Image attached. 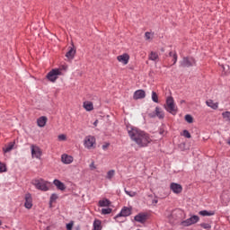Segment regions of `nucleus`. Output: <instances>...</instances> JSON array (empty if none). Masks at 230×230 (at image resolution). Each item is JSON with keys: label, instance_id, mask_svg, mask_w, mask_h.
Returning <instances> with one entry per match:
<instances>
[{"label": "nucleus", "instance_id": "3", "mask_svg": "<svg viewBox=\"0 0 230 230\" xmlns=\"http://www.w3.org/2000/svg\"><path fill=\"white\" fill-rule=\"evenodd\" d=\"M164 109L166 111V112H169V114H172V116H177V112H179V108L175 103V99H173V96L169 95L166 97L165 103L164 104Z\"/></svg>", "mask_w": 230, "mask_h": 230}, {"label": "nucleus", "instance_id": "35", "mask_svg": "<svg viewBox=\"0 0 230 230\" xmlns=\"http://www.w3.org/2000/svg\"><path fill=\"white\" fill-rule=\"evenodd\" d=\"M112 213V208L111 207H104V208H102L101 214L102 215H111Z\"/></svg>", "mask_w": 230, "mask_h": 230}, {"label": "nucleus", "instance_id": "11", "mask_svg": "<svg viewBox=\"0 0 230 230\" xmlns=\"http://www.w3.org/2000/svg\"><path fill=\"white\" fill-rule=\"evenodd\" d=\"M70 44L71 46L68 47V50L65 54V57L67 60H74L75 57H76V46H75V42L73 40H71Z\"/></svg>", "mask_w": 230, "mask_h": 230}, {"label": "nucleus", "instance_id": "63", "mask_svg": "<svg viewBox=\"0 0 230 230\" xmlns=\"http://www.w3.org/2000/svg\"><path fill=\"white\" fill-rule=\"evenodd\" d=\"M4 227H8L7 226H5Z\"/></svg>", "mask_w": 230, "mask_h": 230}, {"label": "nucleus", "instance_id": "34", "mask_svg": "<svg viewBox=\"0 0 230 230\" xmlns=\"http://www.w3.org/2000/svg\"><path fill=\"white\" fill-rule=\"evenodd\" d=\"M184 120L189 123L190 125H191V123H193V121H195V119L191 116V114H186L184 116Z\"/></svg>", "mask_w": 230, "mask_h": 230}, {"label": "nucleus", "instance_id": "13", "mask_svg": "<svg viewBox=\"0 0 230 230\" xmlns=\"http://www.w3.org/2000/svg\"><path fill=\"white\" fill-rule=\"evenodd\" d=\"M31 157L36 159H40L42 157V149L35 144L31 145Z\"/></svg>", "mask_w": 230, "mask_h": 230}, {"label": "nucleus", "instance_id": "61", "mask_svg": "<svg viewBox=\"0 0 230 230\" xmlns=\"http://www.w3.org/2000/svg\"><path fill=\"white\" fill-rule=\"evenodd\" d=\"M74 195H75V197H78V194H76V193H75V194H74Z\"/></svg>", "mask_w": 230, "mask_h": 230}, {"label": "nucleus", "instance_id": "9", "mask_svg": "<svg viewBox=\"0 0 230 230\" xmlns=\"http://www.w3.org/2000/svg\"><path fill=\"white\" fill-rule=\"evenodd\" d=\"M150 218V213L139 212L134 217L132 222H137L138 224H146V221Z\"/></svg>", "mask_w": 230, "mask_h": 230}, {"label": "nucleus", "instance_id": "43", "mask_svg": "<svg viewBox=\"0 0 230 230\" xmlns=\"http://www.w3.org/2000/svg\"><path fill=\"white\" fill-rule=\"evenodd\" d=\"M125 125H126V128L128 130V131L132 130V128H137V127H134V126L130 125V123H128H128L125 122Z\"/></svg>", "mask_w": 230, "mask_h": 230}, {"label": "nucleus", "instance_id": "37", "mask_svg": "<svg viewBox=\"0 0 230 230\" xmlns=\"http://www.w3.org/2000/svg\"><path fill=\"white\" fill-rule=\"evenodd\" d=\"M223 119H226V121L230 122V111H224L222 112Z\"/></svg>", "mask_w": 230, "mask_h": 230}, {"label": "nucleus", "instance_id": "53", "mask_svg": "<svg viewBox=\"0 0 230 230\" xmlns=\"http://www.w3.org/2000/svg\"><path fill=\"white\" fill-rule=\"evenodd\" d=\"M128 69H130V71H134L135 67H134V66L132 65V66H130L128 67Z\"/></svg>", "mask_w": 230, "mask_h": 230}, {"label": "nucleus", "instance_id": "1", "mask_svg": "<svg viewBox=\"0 0 230 230\" xmlns=\"http://www.w3.org/2000/svg\"><path fill=\"white\" fill-rule=\"evenodd\" d=\"M128 136L131 141H134L139 148H146L152 143L150 134L139 128H131L128 131Z\"/></svg>", "mask_w": 230, "mask_h": 230}, {"label": "nucleus", "instance_id": "33", "mask_svg": "<svg viewBox=\"0 0 230 230\" xmlns=\"http://www.w3.org/2000/svg\"><path fill=\"white\" fill-rule=\"evenodd\" d=\"M6 172H8L6 163L0 162V173H6Z\"/></svg>", "mask_w": 230, "mask_h": 230}, {"label": "nucleus", "instance_id": "51", "mask_svg": "<svg viewBox=\"0 0 230 230\" xmlns=\"http://www.w3.org/2000/svg\"><path fill=\"white\" fill-rule=\"evenodd\" d=\"M165 57H172L173 58V51H170L168 55L165 54Z\"/></svg>", "mask_w": 230, "mask_h": 230}, {"label": "nucleus", "instance_id": "54", "mask_svg": "<svg viewBox=\"0 0 230 230\" xmlns=\"http://www.w3.org/2000/svg\"><path fill=\"white\" fill-rule=\"evenodd\" d=\"M147 197H148L149 199H154V194H148Z\"/></svg>", "mask_w": 230, "mask_h": 230}, {"label": "nucleus", "instance_id": "28", "mask_svg": "<svg viewBox=\"0 0 230 230\" xmlns=\"http://www.w3.org/2000/svg\"><path fill=\"white\" fill-rule=\"evenodd\" d=\"M148 59L153 62H159V54L155 51H151L148 56Z\"/></svg>", "mask_w": 230, "mask_h": 230}, {"label": "nucleus", "instance_id": "15", "mask_svg": "<svg viewBox=\"0 0 230 230\" xmlns=\"http://www.w3.org/2000/svg\"><path fill=\"white\" fill-rule=\"evenodd\" d=\"M170 190L172 193H175V195H179V193H182V185L177 182H171Z\"/></svg>", "mask_w": 230, "mask_h": 230}, {"label": "nucleus", "instance_id": "38", "mask_svg": "<svg viewBox=\"0 0 230 230\" xmlns=\"http://www.w3.org/2000/svg\"><path fill=\"white\" fill-rule=\"evenodd\" d=\"M73 227H75V221L71 220L69 223L66 224V230H73Z\"/></svg>", "mask_w": 230, "mask_h": 230}, {"label": "nucleus", "instance_id": "5", "mask_svg": "<svg viewBox=\"0 0 230 230\" xmlns=\"http://www.w3.org/2000/svg\"><path fill=\"white\" fill-rule=\"evenodd\" d=\"M133 213V208H132V206H124L122 207L120 212L119 214H117L113 218L115 220V222H119V224H123V222L125 221H119L118 220V218H121V217H124V218H127V217H130Z\"/></svg>", "mask_w": 230, "mask_h": 230}, {"label": "nucleus", "instance_id": "62", "mask_svg": "<svg viewBox=\"0 0 230 230\" xmlns=\"http://www.w3.org/2000/svg\"><path fill=\"white\" fill-rule=\"evenodd\" d=\"M80 76H82V74H79Z\"/></svg>", "mask_w": 230, "mask_h": 230}, {"label": "nucleus", "instance_id": "59", "mask_svg": "<svg viewBox=\"0 0 230 230\" xmlns=\"http://www.w3.org/2000/svg\"><path fill=\"white\" fill-rule=\"evenodd\" d=\"M226 144L230 146V137L226 140Z\"/></svg>", "mask_w": 230, "mask_h": 230}, {"label": "nucleus", "instance_id": "47", "mask_svg": "<svg viewBox=\"0 0 230 230\" xmlns=\"http://www.w3.org/2000/svg\"><path fill=\"white\" fill-rule=\"evenodd\" d=\"M89 168L92 172H94V170H96V164H94V160L92 161V163L89 165Z\"/></svg>", "mask_w": 230, "mask_h": 230}, {"label": "nucleus", "instance_id": "44", "mask_svg": "<svg viewBox=\"0 0 230 230\" xmlns=\"http://www.w3.org/2000/svg\"><path fill=\"white\" fill-rule=\"evenodd\" d=\"M151 35H152V32H150V31H146V32H145V39H146V40H152Z\"/></svg>", "mask_w": 230, "mask_h": 230}, {"label": "nucleus", "instance_id": "52", "mask_svg": "<svg viewBox=\"0 0 230 230\" xmlns=\"http://www.w3.org/2000/svg\"><path fill=\"white\" fill-rule=\"evenodd\" d=\"M93 126H94V127H98V119H96V120L93 122Z\"/></svg>", "mask_w": 230, "mask_h": 230}, {"label": "nucleus", "instance_id": "21", "mask_svg": "<svg viewBox=\"0 0 230 230\" xmlns=\"http://www.w3.org/2000/svg\"><path fill=\"white\" fill-rule=\"evenodd\" d=\"M36 123L40 128H44V127H46V125L48 124V117L41 116L38 118Z\"/></svg>", "mask_w": 230, "mask_h": 230}, {"label": "nucleus", "instance_id": "12", "mask_svg": "<svg viewBox=\"0 0 230 230\" xmlns=\"http://www.w3.org/2000/svg\"><path fill=\"white\" fill-rule=\"evenodd\" d=\"M164 111L159 106H156L153 112L148 113V118L151 119L158 118V119H164Z\"/></svg>", "mask_w": 230, "mask_h": 230}, {"label": "nucleus", "instance_id": "60", "mask_svg": "<svg viewBox=\"0 0 230 230\" xmlns=\"http://www.w3.org/2000/svg\"><path fill=\"white\" fill-rule=\"evenodd\" d=\"M75 230H80V226H76Z\"/></svg>", "mask_w": 230, "mask_h": 230}, {"label": "nucleus", "instance_id": "29", "mask_svg": "<svg viewBox=\"0 0 230 230\" xmlns=\"http://www.w3.org/2000/svg\"><path fill=\"white\" fill-rule=\"evenodd\" d=\"M179 58V56L177 55V52L174 51L172 55V64L168 63V65L164 66V67H172V66H175L177 64V60Z\"/></svg>", "mask_w": 230, "mask_h": 230}, {"label": "nucleus", "instance_id": "19", "mask_svg": "<svg viewBox=\"0 0 230 230\" xmlns=\"http://www.w3.org/2000/svg\"><path fill=\"white\" fill-rule=\"evenodd\" d=\"M97 206L99 208H111L112 206V201L107 198H102L101 200L98 201Z\"/></svg>", "mask_w": 230, "mask_h": 230}, {"label": "nucleus", "instance_id": "36", "mask_svg": "<svg viewBox=\"0 0 230 230\" xmlns=\"http://www.w3.org/2000/svg\"><path fill=\"white\" fill-rule=\"evenodd\" d=\"M230 75V66L229 65H226V67L222 70V76H229Z\"/></svg>", "mask_w": 230, "mask_h": 230}, {"label": "nucleus", "instance_id": "64", "mask_svg": "<svg viewBox=\"0 0 230 230\" xmlns=\"http://www.w3.org/2000/svg\"><path fill=\"white\" fill-rule=\"evenodd\" d=\"M4 227H8L7 226H5Z\"/></svg>", "mask_w": 230, "mask_h": 230}, {"label": "nucleus", "instance_id": "50", "mask_svg": "<svg viewBox=\"0 0 230 230\" xmlns=\"http://www.w3.org/2000/svg\"><path fill=\"white\" fill-rule=\"evenodd\" d=\"M157 202H159L158 197L155 195V199L152 200V204H154V206H155V204H157Z\"/></svg>", "mask_w": 230, "mask_h": 230}, {"label": "nucleus", "instance_id": "14", "mask_svg": "<svg viewBox=\"0 0 230 230\" xmlns=\"http://www.w3.org/2000/svg\"><path fill=\"white\" fill-rule=\"evenodd\" d=\"M24 208L25 209H31L33 208V197L31 196V193L27 192L24 197Z\"/></svg>", "mask_w": 230, "mask_h": 230}, {"label": "nucleus", "instance_id": "40", "mask_svg": "<svg viewBox=\"0 0 230 230\" xmlns=\"http://www.w3.org/2000/svg\"><path fill=\"white\" fill-rule=\"evenodd\" d=\"M164 127H166V125H164V123H163L162 126L159 128V134H160V136H163V137H164V132H166L164 130Z\"/></svg>", "mask_w": 230, "mask_h": 230}, {"label": "nucleus", "instance_id": "31", "mask_svg": "<svg viewBox=\"0 0 230 230\" xmlns=\"http://www.w3.org/2000/svg\"><path fill=\"white\" fill-rule=\"evenodd\" d=\"M114 175H116V171L114 169H111L107 172L106 179H109V181H111L114 178Z\"/></svg>", "mask_w": 230, "mask_h": 230}, {"label": "nucleus", "instance_id": "56", "mask_svg": "<svg viewBox=\"0 0 230 230\" xmlns=\"http://www.w3.org/2000/svg\"><path fill=\"white\" fill-rule=\"evenodd\" d=\"M219 66H220L222 71H224V67H226V65H220V64H219Z\"/></svg>", "mask_w": 230, "mask_h": 230}, {"label": "nucleus", "instance_id": "32", "mask_svg": "<svg viewBox=\"0 0 230 230\" xmlns=\"http://www.w3.org/2000/svg\"><path fill=\"white\" fill-rule=\"evenodd\" d=\"M151 98L154 103H159V94L157 93V92L153 91Z\"/></svg>", "mask_w": 230, "mask_h": 230}, {"label": "nucleus", "instance_id": "18", "mask_svg": "<svg viewBox=\"0 0 230 230\" xmlns=\"http://www.w3.org/2000/svg\"><path fill=\"white\" fill-rule=\"evenodd\" d=\"M17 148V146H15V140H13V142H9L8 144H5L4 146L3 147V154H8L10 152H12V150Z\"/></svg>", "mask_w": 230, "mask_h": 230}, {"label": "nucleus", "instance_id": "20", "mask_svg": "<svg viewBox=\"0 0 230 230\" xmlns=\"http://www.w3.org/2000/svg\"><path fill=\"white\" fill-rule=\"evenodd\" d=\"M118 62H121L123 66H127L128 64V60H130V55L128 53H124L117 57Z\"/></svg>", "mask_w": 230, "mask_h": 230}, {"label": "nucleus", "instance_id": "10", "mask_svg": "<svg viewBox=\"0 0 230 230\" xmlns=\"http://www.w3.org/2000/svg\"><path fill=\"white\" fill-rule=\"evenodd\" d=\"M181 67H193V66H197V59L193 57H184L181 61Z\"/></svg>", "mask_w": 230, "mask_h": 230}, {"label": "nucleus", "instance_id": "39", "mask_svg": "<svg viewBox=\"0 0 230 230\" xmlns=\"http://www.w3.org/2000/svg\"><path fill=\"white\" fill-rule=\"evenodd\" d=\"M199 226L202 227V229L211 230V224L209 223H200Z\"/></svg>", "mask_w": 230, "mask_h": 230}, {"label": "nucleus", "instance_id": "45", "mask_svg": "<svg viewBox=\"0 0 230 230\" xmlns=\"http://www.w3.org/2000/svg\"><path fill=\"white\" fill-rule=\"evenodd\" d=\"M178 148H180V150L181 152H184V150H186V143L182 142V143L179 144Z\"/></svg>", "mask_w": 230, "mask_h": 230}, {"label": "nucleus", "instance_id": "4", "mask_svg": "<svg viewBox=\"0 0 230 230\" xmlns=\"http://www.w3.org/2000/svg\"><path fill=\"white\" fill-rule=\"evenodd\" d=\"M31 184H32L36 190H39V191H49L51 181L40 178L31 180Z\"/></svg>", "mask_w": 230, "mask_h": 230}, {"label": "nucleus", "instance_id": "26", "mask_svg": "<svg viewBox=\"0 0 230 230\" xmlns=\"http://www.w3.org/2000/svg\"><path fill=\"white\" fill-rule=\"evenodd\" d=\"M215 210H200L199 212V217H213L215 215Z\"/></svg>", "mask_w": 230, "mask_h": 230}, {"label": "nucleus", "instance_id": "58", "mask_svg": "<svg viewBox=\"0 0 230 230\" xmlns=\"http://www.w3.org/2000/svg\"><path fill=\"white\" fill-rule=\"evenodd\" d=\"M44 230H51V226H47Z\"/></svg>", "mask_w": 230, "mask_h": 230}, {"label": "nucleus", "instance_id": "25", "mask_svg": "<svg viewBox=\"0 0 230 230\" xmlns=\"http://www.w3.org/2000/svg\"><path fill=\"white\" fill-rule=\"evenodd\" d=\"M103 229V225H102V220L95 218L93 221V226L92 230H102Z\"/></svg>", "mask_w": 230, "mask_h": 230}, {"label": "nucleus", "instance_id": "46", "mask_svg": "<svg viewBox=\"0 0 230 230\" xmlns=\"http://www.w3.org/2000/svg\"><path fill=\"white\" fill-rule=\"evenodd\" d=\"M109 146H111V142H104L102 145V150L104 151L109 150Z\"/></svg>", "mask_w": 230, "mask_h": 230}, {"label": "nucleus", "instance_id": "2", "mask_svg": "<svg viewBox=\"0 0 230 230\" xmlns=\"http://www.w3.org/2000/svg\"><path fill=\"white\" fill-rule=\"evenodd\" d=\"M167 218L171 226H175L184 222V218H186V212H184V210L181 208H174L172 210Z\"/></svg>", "mask_w": 230, "mask_h": 230}, {"label": "nucleus", "instance_id": "42", "mask_svg": "<svg viewBox=\"0 0 230 230\" xmlns=\"http://www.w3.org/2000/svg\"><path fill=\"white\" fill-rule=\"evenodd\" d=\"M125 193L126 195H128V197H136V195H137V192L132 191V190H127V189H125Z\"/></svg>", "mask_w": 230, "mask_h": 230}, {"label": "nucleus", "instance_id": "16", "mask_svg": "<svg viewBox=\"0 0 230 230\" xmlns=\"http://www.w3.org/2000/svg\"><path fill=\"white\" fill-rule=\"evenodd\" d=\"M52 184L57 188L58 191H66L67 189V186H66V183L64 181L58 180V179H54Z\"/></svg>", "mask_w": 230, "mask_h": 230}, {"label": "nucleus", "instance_id": "17", "mask_svg": "<svg viewBox=\"0 0 230 230\" xmlns=\"http://www.w3.org/2000/svg\"><path fill=\"white\" fill-rule=\"evenodd\" d=\"M146 98V92L143 89L135 91L133 94V100H143Z\"/></svg>", "mask_w": 230, "mask_h": 230}, {"label": "nucleus", "instance_id": "48", "mask_svg": "<svg viewBox=\"0 0 230 230\" xmlns=\"http://www.w3.org/2000/svg\"><path fill=\"white\" fill-rule=\"evenodd\" d=\"M57 69H60L61 70V73L62 71H67V65L65 64V65H61Z\"/></svg>", "mask_w": 230, "mask_h": 230}, {"label": "nucleus", "instance_id": "23", "mask_svg": "<svg viewBox=\"0 0 230 230\" xmlns=\"http://www.w3.org/2000/svg\"><path fill=\"white\" fill-rule=\"evenodd\" d=\"M73 161H74L73 155H69L67 154H63L61 155V163H63V164H71Z\"/></svg>", "mask_w": 230, "mask_h": 230}, {"label": "nucleus", "instance_id": "22", "mask_svg": "<svg viewBox=\"0 0 230 230\" xmlns=\"http://www.w3.org/2000/svg\"><path fill=\"white\" fill-rule=\"evenodd\" d=\"M83 108L86 112H92V111H94V104L91 101H84L83 102Z\"/></svg>", "mask_w": 230, "mask_h": 230}, {"label": "nucleus", "instance_id": "24", "mask_svg": "<svg viewBox=\"0 0 230 230\" xmlns=\"http://www.w3.org/2000/svg\"><path fill=\"white\" fill-rule=\"evenodd\" d=\"M57 200H58V194L54 192L50 195L49 200V208L50 209L55 208V206H53V204H57Z\"/></svg>", "mask_w": 230, "mask_h": 230}, {"label": "nucleus", "instance_id": "8", "mask_svg": "<svg viewBox=\"0 0 230 230\" xmlns=\"http://www.w3.org/2000/svg\"><path fill=\"white\" fill-rule=\"evenodd\" d=\"M84 146L87 150H94L96 148V137L89 135L84 139Z\"/></svg>", "mask_w": 230, "mask_h": 230}, {"label": "nucleus", "instance_id": "49", "mask_svg": "<svg viewBox=\"0 0 230 230\" xmlns=\"http://www.w3.org/2000/svg\"><path fill=\"white\" fill-rule=\"evenodd\" d=\"M154 74H155V72L152 69L148 73V76H149V78H151V80H154Z\"/></svg>", "mask_w": 230, "mask_h": 230}, {"label": "nucleus", "instance_id": "6", "mask_svg": "<svg viewBox=\"0 0 230 230\" xmlns=\"http://www.w3.org/2000/svg\"><path fill=\"white\" fill-rule=\"evenodd\" d=\"M64 73L59 68H52L45 76L48 82H51V84H55L57 80H58V76H63Z\"/></svg>", "mask_w": 230, "mask_h": 230}, {"label": "nucleus", "instance_id": "27", "mask_svg": "<svg viewBox=\"0 0 230 230\" xmlns=\"http://www.w3.org/2000/svg\"><path fill=\"white\" fill-rule=\"evenodd\" d=\"M206 105L210 107V109H213V111H217V109H218V102H214L211 99L206 101Z\"/></svg>", "mask_w": 230, "mask_h": 230}, {"label": "nucleus", "instance_id": "57", "mask_svg": "<svg viewBox=\"0 0 230 230\" xmlns=\"http://www.w3.org/2000/svg\"><path fill=\"white\" fill-rule=\"evenodd\" d=\"M180 103H181V105H182V103H186V100H181V101L180 102Z\"/></svg>", "mask_w": 230, "mask_h": 230}, {"label": "nucleus", "instance_id": "30", "mask_svg": "<svg viewBox=\"0 0 230 230\" xmlns=\"http://www.w3.org/2000/svg\"><path fill=\"white\" fill-rule=\"evenodd\" d=\"M180 136L185 137V139H191V133H190V130H188V129H183L180 133Z\"/></svg>", "mask_w": 230, "mask_h": 230}, {"label": "nucleus", "instance_id": "55", "mask_svg": "<svg viewBox=\"0 0 230 230\" xmlns=\"http://www.w3.org/2000/svg\"><path fill=\"white\" fill-rule=\"evenodd\" d=\"M160 51H162V53H164V51H165L164 47H162V48L160 49Z\"/></svg>", "mask_w": 230, "mask_h": 230}, {"label": "nucleus", "instance_id": "7", "mask_svg": "<svg viewBox=\"0 0 230 230\" xmlns=\"http://www.w3.org/2000/svg\"><path fill=\"white\" fill-rule=\"evenodd\" d=\"M190 218L181 221L180 226H182V227H190V226H195V224L200 221V217L195 214H190Z\"/></svg>", "mask_w": 230, "mask_h": 230}, {"label": "nucleus", "instance_id": "41", "mask_svg": "<svg viewBox=\"0 0 230 230\" xmlns=\"http://www.w3.org/2000/svg\"><path fill=\"white\" fill-rule=\"evenodd\" d=\"M58 141H67V135L60 134L58 136Z\"/></svg>", "mask_w": 230, "mask_h": 230}]
</instances>
